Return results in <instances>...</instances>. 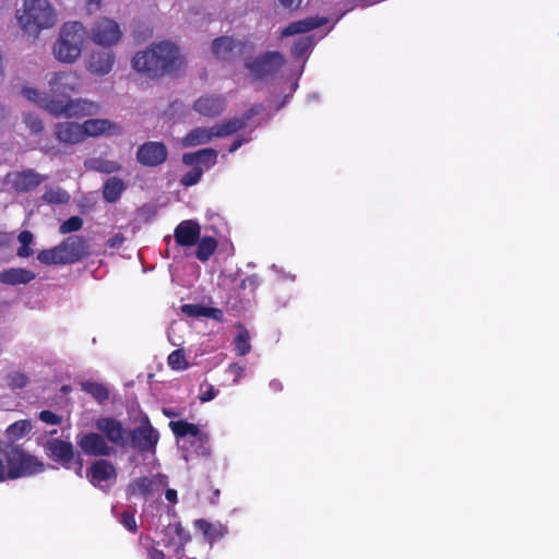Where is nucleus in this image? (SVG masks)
<instances>
[{
  "label": "nucleus",
  "instance_id": "4d7b16f0",
  "mask_svg": "<svg viewBox=\"0 0 559 559\" xmlns=\"http://www.w3.org/2000/svg\"><path fill=\"white\" fill-rule=\"evenodd\" d=\"M192 445L195 447V453L199 454V455H209L210 454V445H209V440L206 441V452L203 453L202 452V442H194Z\"/></svg>",
  "mask_w": 559,
  "mask_h": 559
},
{
  "label": "nucleus",
  "instance_id": "0e129e2a",
  "mask_svg": "<svg viewBox=\"0 0 559 559\" xmlns=\"http://www.w3.org/2000/svg\"><path fill=\"white\" fill-rule=\"evenodd\" d=\"M8 242L7 238L4 236L0 237V248L4 246Z\"/></svg>",
  "mask_w": 559,
  "mask_h": 559
},
{
  "label": "nucleus",
  "instance_id": "c85d7f7f",
  "mask_svg": "<svg viewBox=\"0 0 559 559\" xmlns=\"http://www.w3.org/2000/svg\"><path fill=\"white\" fill-rule=\"evenodd\" d=\"M194 526L204 535L209 540H214L225 534V528L221 524H213L205 520H197Z\"/></svg>",
  "mask_w": 559,
  "mask_h": 559
},
{
  "label": "nucleus",
  "instance_id": "c03bdc74",
  "mask_svg": "<svg viewBox=\"0 0 559 559\" xmlns=\"http://www.w3.org/2000/svg\"><path fill=\"white\" fill-rule=\"evenodd\" d=\"M202 174V168L194 167L181 178V183L187 187L193 186L200 181Z\"/></svg>",
  "mask_w": 559,
  "mask_h": 559
},
{
  "label": "nucleus",
  "instance_id": "a18cd8bd",
  "mask_svg": "<svg viewBox=\"0 0 559 559\" xmlns=\"http://www.w3.org/2000/svg\"><path fill=\"white\" fill-rule=\"evenodd\" d=\"M82 227V219L78 216H72L60 226L61 234H68L72 231H76Z\"/></svg>",
  "mask_w": 559,
  "mask_h": 559
},
{
  "label": "nucleus",
  "instance_id": "b1692460",
  "mask_svg": "<svg viewBox=\"0 0 559 559\" xmlns=\"http://www.w3.org/2000/svg\"><path fill=\"white\" fill-rule=\"evenodd\" d=\"M46 452L49 457L69 468L73 460V447L70 442L53 439L47 442Z\"/></svg>",
  "mask_w": 559,
  "mask_h": 559
},
{
  "label": "nucleus",
  "instance_id": "f03ea898",
  "mask_svg": "<svg viewBox=\"0 0 559 559\" xmlns=\"http://www.w3.org/2000/svg\"><path fill=\"white\" fill-rule=\"evenodd\" d=\"M21 95L55 117L83 118L94 116L99 111V106L87 98H53L34 86H23Z\"/></svg>",
  "mask_w": 559,
  "mask_h": 559
},
{
  "label": "nucleus",
  "instance_id": "c9c22d12",
  "mask_svg": "<svg viewBox=\"0 0 559 559\" xmlns=\"http://www.w3.org/2000/svg\"><path fill=\"white\" fill-rule=\"evenodd\" d=\"M19 242L21 247L17 249V255L21 258H27L33 254V250L31 249V245L33 243V234L28 230L22 231L19 237Z\"/></svg>",
  "mask_w": 559,
  "mask_h": 559
},
{
  "label": "nucleus",
  "instance_id": "6e6d98bb",
  "mask_svg": "<svg viewBox=\"0 0 559 559\" xmlns=\"http://www.w3.org/2000/svg\"><path fill=\"white\" fill-rule=\"evenodd\" d=\"M249 139L248 138H241V139H237L233 142V144L230 145L229 147V152L233 153L235 152L236 150H238L243 143L248 142Z\"/></svg>",
  "mask_w": 559,
  "mask_h": 559
},
{
  "label": "nucleus",
  "instance_id": "4468645a",
  "mask_svg": "<svg viewBox=\"0 0 559 559\" xmlns=\"http://www.w3.org/2000/svg\"><path fill=\"white\" fill-rule=\"evenodd\" d=\"M167 477L165 475H155L152 477H141L134 479L128 488L131 496H151L159 492L167 486Z\"/></svg>",
  "mask_w": 559,
  "mask_h": 559
},
{
  "label": "nucleus",
  "instance_id": "39448f33",
  "mask_svg": "<svg viewBox=\"0 0 559 559\" xmlns=\"http://www.w3.org/2000/svg\"><path fill=\"white\" fill-rule=\"evenodd\" d=\"M245 126V120L240 118H233L222 123L212 127H199L191 130L182 140L181 144L185 147L198 146L206 144L214 139L228 136Z\"/></svg>",
  "mask_w": 559,
  "mask_h": 559
},
{
  "label": "nucleus",
  "instance_id": "2eb2a0df",
  "mask_svg": "<svg viewBox=\"0 0 559 559\" xmlns=\"http://www.w3.org/2000/svg\"><path fill=\"white\" fill-rule=\"evenodd\" d=\"M45 180V177L34 170L13 171L7 175L5 181L17 192H27L35 189Z\"/></svg>",
  "mask_w": 559,
  "mask_h": 559
},
{
  "label": "nucleus",
  "instance_id": "4c0bfd02",
  "mask_svg": "<svg viewBox=\"0 0 559 559\" xmlns=\"http://www.w3.org/2000/svg\"><path fill=\"white\" fill-rule=\"evenodd\" d=\"M249 341L250 337L248 331L240 330L234 341L235 350L237 352L238 355L243 356L250 352L251 346Z\"/></svg>",
  "mask_w": 559,
  "mask_h": 559
},
{
  "label": "nucleus",
  "instance_id": "f257e3e1",
  "mask_svg": "<svg viewBox=\"0 0 559 559\" xmlns=\"http://www.w3.org/2000/svg\"><path fill=\"white\" fill-rule=\"evenodd\" d=\"M131 62L136 72L155 79L180 71L186 59L175 44L162 41L138 51Z\"/></svg>",
  "mask_w": 559,
  "mask_h": 559
},
{
  "label": "nucleus",
  "instance_id": "37998d69",
  "mask_svg": "<svg viewBox=\"0 0 559 559\" xmlns=\"http://www.w3.org/2000/svg\"><path fill=\"white\" fill-rule=\"evenodd\" d=\"M217 159V152L213 148L200 150L199 164L204 165L205 168H210L215 165Z\"/></svg>",
  "mask_w": 559,
  "mask_h": 559
},
{
  "label": "nucleus",
  "instance_id": "8fccbe9b",
  "mask_svg": "<svg viewBox=\"0 0 559 559\" xmlns=\"http://www.w3.org/2000/svg\"><path fill=\"white\" fill-rule=\"evenodd\" d=\"M245 368L237 364H231L227 368V372L234 376V383H238L239 379L242 377Z\"/></svg>",
  "mask_w": 559,
  "mask_h": 559
},
{
  "label": "nucleus",
  "instance_id": "6e6552de",
  "mask_svg": "<svg viewBox=\"0 0 559 559\" xmlns=\"http://www.w3.org/2000/svg\"><path fill=\"white\" fill-rule=\"evenodd\" d=\"M166 535L170 537L169 540L164 539V546L167 548V554L155 547L147 551L150 559H164L166 556L169 559H194L185 555L183 545L187 538L183 536L182 530L178 526H170L166 531Z\"/></svg>",
  "mask_w": 559,
  "mask_h": 559
},
{
  "label": "nucleus",
  "instance_id": "ea45409f",
  "mask_svg": "<svg viewBox=\"0 0 559 559\" xmlns=\"http://www.w3.org/2000/svg\"><path fill=\"white\" fill-rule=\"evenodd\" d=\"M313 46L311 36L301 37L293 47V55L297 58H302Z\"/></svg>",
  "mask_w": 559,
  "mask_h": 559
},
{
  "label": "nucleus",
  "instance_id": "9d476101",
  "mask_svg": "<svg viewBox=\"0 0 559 559\" xmlns=\"http://www.w3.org/2000/svg\"><path fill=\"white\" fill-rule=\"evenodd\" d=\"M284 64V57L276 51L265 52L253 60L246 61V67L255 78H263L277 71Z\"/></svg>",
  "mask_w": 559,
  "mask_h": 559
},
{
  "label": "nucleus",
  "instance_id": "f704fd0d",
  "mask_svg": "<svg viewBox=\"0 0 559 559\" xmlns=\"http://www.w3.org/2000/svg\"><path fill=\"white\" fill-rule=\"evenodd\" d=\"M37 259L40 263L50 265V264H64L62 260V255H60L58 247H53L48 250H43L38 253Z\"/></svg>",
  "mask_w": 559,
  "mask_h": 559
},
{
  "label": "nucleus",
  "instance_id": "20e7f679",
  "mask_svg": "<svg viewBox=\"0 0 559 559\" xmlns=\"http://www.w3.org/2000/svg\"><path fill=\"white\" fill-rule=\"evenodd\" d=\"M16 17L20 26L34 35L53 27L58 21L57 12L48 0H24Z\"/></svg>",
  "mask_w": 559,
  "mask_h": 559
},
{
  "label": "nucleus",
  "instance_id": "58836bf2",
  "mask_svg": "<svg viewBox=\"0 0 559 559\" xmlns=\"http://www.w3.org/2000/svg\"><path fill=\"white\" fill-rule=\"evenodd\" d=\"M23 121L33 134H38L44 130V123L37 114L25 112L23 115Z\"/></svg>",
  "mask_w": 559,
  "mask_h": 559
},
{
  "label": "nucleus",
  "instance_id": "7ed1b4c3",
  "mask_svg": "<svg viewBox=\"0 0 559 559\" xmlns=\"http://www.w3.org/2000/svg\"><path fill=\"white\" fill-rule=\"evenodd\" d=\"M87 39V31L81 22H67L52 45L53 58L63 64H73L82 56Z\"/></svg>",
  "mask_w": 559,
  "mask_h": 559
},
{
  "label": "nucleus",
  "instance_id": "e433bc0d",
  "mask_svg": "<svg viewBox=\"0 0 559 559\" xmlns=\"http://www.w3.org/2000/svg\"><path fill=\"white\" fill-rule=\"evenodd\" d=\"M82 389L99 402L108 399V391L103 384L96 382H84L82 383Z\"/></svg>",
  "mask_w": 559,
  "mask_h": 559
},
{
  "label": "nucleus",
  "instance_id": "3c124183",
  "mask_svg": "<svg viewBox=\"0 0 559 559\" xmlns=\"http://www.w3.org/2000/svg\"><path fill=\"white\" fill-rule=\"evenodd\" d=\"M199 158H200V151L195 152V153H187L182 156V162L186 164V165H193V164H199Z\"/></svg>",
  "mask_w": 559,
  "mask_h": 559
},
{
  "label": "nucleus",
  "instance_id": "a878e982",
  "mask_svg": "<svg viewBox=\"0 0 559 559\" xmlns=\"http://www.w3.org/2000/svg\"><path fill=\"white\" fill-rule=\"evenodd\" d=\"M158 432L151 425H144L132 433V443L142 451L153 449L158 441Z\"/></svg>",
  "mask_w": 559,
  "mask_h": 559
},
{
  "label": "nucleus",
  "instance_id": "0eeeda50",
  "mask_svg": "<svg viewBox=\"0 0 559 559\" xmlns=\"http://www.w3.org/2000/svg\"><path fill=\"white\" fill-rule=\"evenodd\" d=\"M90 36L93 43L103 48L117 46L123 36V32L112 19L103 17L94 23L90 29Z\"/></svg>",
  "mask_w": 559,
  "mask_h": 559
},
{
  "label": "nucleus",
  "instance_id": "bb28decb",
  "mask_svg": "<svg viewBox=\"0 0 559 559\" xmlns=\"http://www.w3.org/2000/svg\"><path fill=\"white\" fill-rule=\"evenodd\" d=\"M35 278V274L22 267H11L0 272V283L8 285L27 284Z\"/></svg>",
  "mask_w": 559,
  "mask_h": 559
},
{
  "label": "nucleus",
  "instance_id": "338daca9",
  "mask_svg": "<svg viewBox=\"0 0 559 559\" xmlns=\"http://www.w3.org/2000/svg\"><path fill=\"white\" fill-rule=\"evenodd\" d=\"M81 472H82V464L79 462L78 474L81 475Z\"/></svg>",
  "mask_w": 559,
  "mask_h": 559
},
{
  "label": "nucleus",
  "instance_id": "09e8293b",
  "mask_svg": "<svg viewBox=\"0 0 559 559\" xmlns=\"http://www.w3.org/2000/svg\"><path fill=\"white\" fill-rule=\"evenodd\" d=\"M39 419L48 425H59L61 423V418L50 411L40 412Z\"/></svg>",
  "mask_w": 559,
  "mask_h": 559
},
{
  "label": "nucleus",
  "instance_id": "aec40b11",
  "mask_svg": "<svg viewBox=\"0 0 559 559\" xmlns=\"http://www.w3.org/2000/svg\"><path fill=\"white\" fill-rule=\"evenodd\" d=\"M57 247L64 264L78 262L87 254L84 240L76 236L67 238Z\"/></svg>",
  "mask_w": 559,
  "mask_h": 559
},
{
  "label": "nucleus",
  "instance_id": "13d9d810",
  "mask_svg": "<svg viewBox=\"0 0 559 559\" xmlns=\"http://www.w3.org/2000/svg\"><path fill=\"white\" fill-rule=\"evenodd\" d=\"M39 148L45 152V153H48V154H56L57 153V147L55 145H50V144H39Z\"/></svg>",
  "mask_w": 559,
  "mask_h": 559
},
{
  "label": "nucleus",
  "instance_id": "6ab92c4d",
  "mask_svg": "<svg viewBox=\"0 0 559 559\" xmlns=\"http://www.w3.org/2000/svg\"><path fill=\"white\" fill-rule=\"evenodd\" d=\"M169 427L178 438L183 440L187 439L190 444H193L194 442H202V452H206L207 435L201 431L198 426L180 420L170 421Z\"/></svg>",
  "mask_w": 559,
  "mask_h": 559
},
{
  "label": "nucleus",
  "instance_id": "a19ab883",
  "mask_svg": "<svg viewBox=\"0 0 559 559\" xmlns=\"http://www.w3.org/2000/svg\"><path fill=\"white\" fill-rule=\"evenodd\" d=\"M28 382L27 377L20 371H12L7 376V383L12 389L24 388Z\"/></svg>",
  "mask_w": 559,
  "mask_h": 559
},
{
  "label": "nucleus",
  "instance_id": "5701e85b",
  "mask_svg": "<svg viewBox=\"0 0 559 559\" xmlns=\"http://www.w3.org/2000/svg\"><path fill=\"white\" fill-rule=\"evenodd\" d=\"M226 106L225 97L222 95H204L199 97L193 109L205 117H216L221 115Z\"/></svg>",
  "mask_w": 559,
  "mask_h": 559
},
{
  "label": "nucleus",
  "instance_id": "603ef678",
  "mask_svg": "<svg viewBox=\"0 0 559 559\" xmlns=\"http://www.w3.org/2000/svg\"><path fill=\"white\" fill-rule=\"evenodd\" d=\"M124 237L121 234H116L115 236L108 239L107 245L110 248H118L119 246L122 245Z\"/></svg>",
  "mask_w": 559,
  "mask_h": 559
},
{
  "label": "nucleus",
  "instance_id": "473e14b6",
  "mask_svg": "<svg viewBox=\"0 0 559 559\" xmlns=\"http://www.w3.org/2000/svg\"><path fill=\"white\" fill-rule=\"evenodd\" d=\"M43 199L48 203L64 204L70 200V195L60 187H48Z\"/></svg>",
  "mask_w": 559,
  "mask_h": 559
},
{
  "label": "nucleus",
  "instance_id": "774afa93",
  "mask_svg": "<svg viewBox=\"0 0 559 559\" xmlns=\"http://www.w3.org/2000/svg\"><path fill=\"white\" fill-rule=\"evenodd\" d=\"M164 413L166 414V416L170 417L173 414L171 412H167V411H164Z\"/></svg>",
  "mask_w": 559,
  "mask_h": 559
},
{
  "label": "nucleus",
  "instance_id": "423d86ee",
  "mask_svg": "<svg viewBox=\"0 0 559 559\" xmlns=\"http://www.w3.org/2000/svg\"><path fill=\"white\" fill-rule=\"evenodd\" d=\"M5 459V479L26 477L44 471V464L41 462L19 448H12L7 452Z\"/></svg>",
  "mask_w": 559,
  "mask_h": 559
},
{
  "label": "nucleus",
  "instance_id": "864d4df0",
  "mask_svg": "<svg viewBox=\"0 0 559 559\" xmlns=\"http://www.w3.org/2000/svg\"><path fill=\"white\" fill-rule=\"evenodd\" d=\"M206 318H212L216 321H221L223 319V312L219 309L209 307Z\"/></svg>",
  "mask_w": 559,
  "mask_h": 559
},
{
  "label": "nucleus",
  "instance_id": "9b49d317",
  "mask_svg": "<svg viewBox=\"0 0 559 559\" xmlns=\"http://www.w3.org/2000/svg\"><path fill=\"white\" fill-rule=\"evenodd\" d=\"M116 61V55L109 50H93L84 61L85 69L93 75L104 76L110 73Z\"/></svg>",
  "mask_w": 559,
  "mask_h": 559
},
{
  "label": "nucleus",
  "instance_id": "680f3d73",
  "mask_svg": "<svg viewBox=\"0 0 559 559\" xmlns=\"http://www.w3.org/2000/svg\"><path fill=\"white\" fill-rule=\"evenodd\" d=\"M102 0H88V5L95 10L99 8Z\"/></svg>",
  "mask_w": 559,
  "mask_h": 559
},
{
  "label": "nucleus",
  "instance_id": "1a4fd4ad",
  "mask_svg": "<svg viewBox=\"0 0 559 559\" xmlns=\"http://www.w3.org/2000/svg\"><path fill=\"white\" fill-rule=\"evenodd\" d=\"M48 87L53 98H70L68 95L81 90L80 76L74 71H57L49 74Z\"/></svg>",
  "mask_w": 559,
  "mask_h": 559
},
{
  "label": "nucleus",
  "instance_id": "f3484780",
  "mask_svg": "<svg viewBox=\"0 0 559 559\" xmlns=\"http://www.w3.org/2000/svg\"><path fill=\"white\" fill-rule=\"evenodd\" d=\"M136 158L144 166H157L166 160L167 148L160 142H147L139 147Z\"/></svg>",
  "mask_w": 559,
  "mask_h": 559
},
{
  "label": "nucleus",
  "instance_id": "cd10ccee",
  "mask_svg": "<svg viewBox=\"0 0 559 559\" xmlns=\"http://www.w3.org/2000/svg\"><path fill=\"white\" fill-rule=\"evenodd\" d=\"M325 22L324 19L308 17L301 21L293 22L288 26L282 29V37H288L296 34L307 33Z\"/></svg>",
  "mask_w": 559,
  "mask_h": 559
},
{
  "label": "nucleus",
  "instance_id": "de8ad7c7",
  "mask_svg": "<svg viewBox=\"0 0 559 559\" xmlns=\"http://www.w3.org/2000/svg\"><path fill=\"white\" fill-rule=\"evenodd\" d=\"M120 523L130 532L136 531V521L134 514L129 511H124L121 514Z\"/></svg>",
  "mask_w": 559,
  "mask_h": 559
},
{
  "label": "nucleus",
  "instance_id": "ddd939ff",
  "mask_svg": "<svg viewBox=\"0 0 559 559\" xmlns=\"http://www.w3.org/2000/svg\"><path fill=\"white\" fill-rule=\"evenodd\" d=\"M53 136L64 145H76L84 142L82 126L74 121H60L52 127Z\"/></svg>",
  "mask_w": 559,
  "mask_h": 559
},
{
  "label": "nucleus",
  "instance_id": "69168bd1",
  "mask_svg": "<svg viewBox=\"0 0 559 559\" xmlns=\"http://www.w3.org/2000/svg\"><path fill=\"white\" fill-rule=\"evenodd\" d=\"M254 114H257V111L251 109L246 119H249L251 116H254Z\"/></svg>",
  "mask_w": 559,
  "mask_h": 559
},
{
  "label": "nucleus",
  "instance_id": "7c9ffc66",
  "mask_svg": "<svg viewBox=\"0 0 559 559\" xmlns=\"http://www.w3.org/2000/svg\"><path fill=\"white\" fill-rule=\"evenodd\" d=\"M198 243L195 255L201 261H207L217 247L216 240L211 236L201 238Z\"/></svg>",
  "mask_w": 559,
  "mask_h": 559
},
{
  "label": "nucleus",
  "instance_id": "49530a36",
  "mask_svg": "<svg viewBox=\"0 0 559 559\" xmlns=\"http://www.w3.org/2000/svg\"><path fill=\"white\" fill-rule=\"evenodd\" d=\"M209 307L199 306V305H183L181 310L183 313L189 317H206Z\"/></svg>",
  "mask_w": 559,
  "mask_h": 559
},
{
  "label": "nucleus",
  "instance_id": "2f4dec72",
  "mask_svg": "<svg viewBox=\"0 0 559 559\" xmlns=\"http://www.w3.org/2000/svg\"><path fill=\"white\" fill-rule=\"evenodd\" d=\"M85 164L92 169L106 174L116 173L120 169V164L118 162L102 158H93L87 160Z\"/></svg>",
  "mask_w": 559,
  "mask_h": 559
},
{
  "label": "nucleus",
  "instance_id": "e2e57ef3",
  "mask_svg": "<svg viewBox=\"0 0 559 559\" xmlns=\"http://www.w3.org/2000/svg\"><path fill=\"white\" fill-rule=\"evenodd\" d=\"M5 118V108L0 104V121Z\"/></svg>",
  "mask_w": 559,
  "mask_h": 559
},
{
  "label": "nucleus",
  "instance_id": "72a5a7b5",
  "mask_svg": "<svg viewBox=\"0 0 559 559\" xmlns=\"http://www.w3.org/2000/svg\"><path fill=\"white\" fill-rule=\"evenodd\" d=\"M31 429L32 425L28 420H19L8 427L7 435L12 441H15L28 433Z\"/></svg>",
  "mask_w": 559,
  "mask_h": 559
},
{
  "label": "nucleus",
  "instance_id": "412c9836",
  "mask_svg": "<svg viewBox=\"0 0 559 559\" xmlns=\"http://www.w3.org/2000/svg\"><path fill=\"white\" fill-rule=\"evenodd\" d=\"M87 476L93 485L105 488L115 481L116 469L110 462L99 460L91 466Z\"/></svg>",
  "mask_w": 559,
  "mask_h": 559
},
{
  "label": "nucleus",
  "instance_id": "dca6fc26",
  "mask_svg": "<svg viewBox=\"0 0 559 559\" xmlns=\"http://www.w3.org/2000/svg\"><path fill=\"white\" fill-rule=\"evenodd\" d=\"M247 45L233 37L223 36L215 39L212 44L213 53L224 60H231L237 56L245 53Z\"/></svg>",
  "mask_w": 559,
  "mask_h": 559
},
{
  "label": "nucleus",
  "instance_id": "a211bd4d",
  "mask_svg": "<svg viewBox=\"0 0 559 559\" xmlns=\"http://www.w3.org/2000/svg\"><path fill=\"white\" fill-rule=\"evenodd\" d=\"M95 427L98 431L105 435L106 439L117 445H124L128 436L121 423L110 418L102 417L95 421Z\"/></svg>",
  "mask_w": 559,
  "mask_h": 559
},
{
  "label": "nucleus",
  "instance_id": "5fc2aeb1",
  "mask_svg": "<svg viewBox=\"0 0 559 559\" xmlns=\"http://www.w3.org/2000/svg\"><path fill=\"white\" fill-rule=\"evenodd\" d=\"M302 0H280L281 4L289 8V9H297Z\"/></svg>",
  "mask_w": 559,
  "mask_h": 559
},
{
  "label": "nucleus",
  "instance_id": "f8f14e48",
  "mask_svg": "<svg viewBox=\"0 0 559 559\" xmlns=\"http://www.w3.org/2000/svg\"><path fill=\"white\" fill-rule=\"evenodd\" d=\"M81 126L84 141L88 138L102 135H119L122 132L120 124L108 119H87Z\"/></svg>",
  "mask_w": 559,
  "mask_h": 559
},
{
  "label": "nucleus",
  "instance_id": "c756f323",
  "mask_svg": "<svg viewBox=\"0 0 559 559\" xmlns=\"http://www.w3.org/2000/svg\"><path fill=\"white\" fill-rule=\"evenodd\" d=\"M124 190L122 180L116 177L109 178L104 186V198L108 202H115L119 199L121 192Z\"/></svg>",
  "mask_w": 559,
  "mask_h": 559
},
{
  "label": "nucleus",
  "instance_id": "4be33fe9",
  "mask_svg": "<svg viewBox=\"0 0 559 559\" xmlns=\"http://www.w3.org/2000/svg\"><path fill=\"white\" fill-rule=\"evenodd\" d=\"M78 444L87 455H109L111 452L106 439L95 432L79 436Z\"/></svg>",
  "mask_w": 559,
  "mask_h": 559
},
{
  "label": "nucleus",
  "instance_id": "79ce46f5",
  "mask_svg": "<svg viewBox=\"0 0 559 559\" xmlns=\"http://www.w3.org/2000/svg\"><path fill=\"white\" fill-rule=\"evenodd\" d=\"M168 365L174 370H182V369H185L187 367V361H186V358H185V355H183L182 350H180V349L174 350L168 356Z\"/></svg>",
  "mask_w": 559,
  "mask_h": 559
},
{
  "label": "nucleus",
  "instance_id": "bf43d9fd",
  "mask_svg": "<svg viewBox=\"0 0 559 559\" xmlns=\"http://www.w3.org/2000/svg\"><path fill=\"white\" fill-rule=\"evenodd\" d=\"M165 496L169 502H171V503L177 502V491L175 489H167Z\"/></svg>",
  "mask_w": 559,
  "mask_h": 559
},
{
  "label": "nucleus",
  "instance_id": "052dcab7",
  "mask_svg": "<svg viewBox=\"0 0 559 559\" xmlns=\"http://www.w3.org/2000/svg\"><path fill=\"white\" fill-rule=\"evenodd\" d=\"M215 397V392L213 388H210L205 393L202 394L201 401L202 402H209Z\"/></svg>",
  "mask_w": 559,
  "mask_h": 559
},
{
  "label": "nucleus",
  "instance_id": "393cba45",
  "mask_svg": "<svg viewBox=\"0 0 559 559\" xmlns=\"http://www.w3.org/2000/svg\"><path fill=\"white\" fill-rule=\"evenodd\" d=\"M201 227L197 222L183 221L175 229V239L180 246L191 247L197 243Z\"/></svg>",
  "mask_w": 559,
  "mask_h": 559
}]
</instances>
